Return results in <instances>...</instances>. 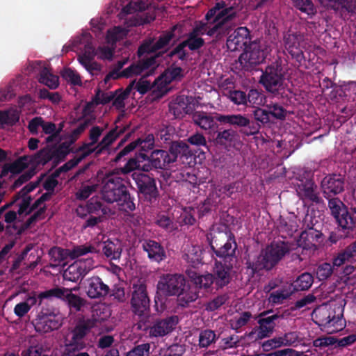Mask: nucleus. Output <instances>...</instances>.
<instances>
[{"label":"nucleus","instance_id":"nucleus-59","mask_svg":"<svg viewBox=\"0 0 356 356\" xmlns=\"http://www.w3.org/2000/svg\"><path fill=\"white\" fill-rule=\"evenodd\" d=\"M328 207L331 211L332 215L336 219L343 213V208H347L343 202L338 197L329 198Z\"/></svg>","mask_w":356,"mask_h":356},{"label":"nucleus","instance_id":"nucleus-3","mask_svg":"<svg viewBox=\"0 0 356 356\" xmlns=\"http://www.w3.org/2000/svg\"><path fill=\"white\" fill-rule=\"evenodd\" d=\"M289 250L288 243L284 241L271 243L261 252L254 261H246L247 273L253 277L262 270H271Z\"/></svg>","mask_w":356,"mask_h":356},{"label":"nucleus","instance_id":"nucleus-30","mask_svg":"<svg viewBox=\"0 0 356 356\" xmlns=\"http://www.w3.org/2000/svg\"><path fill=\"white\" fill-rule=\"evenodd\" d=\"M237 248V245L235 239L229 238V240L225 241L222 246L218 249L213 250V252L217 257L222 259L224 263H230L229 261L233 259L235 256V252Z\"/></svg>","mask_w":356,"mask_h":356},{"label":"nucleus","instance_id":"nucleus-46","mask_svg":"<svg viewBox=\"0 0 356 356\" xmlns=\"http://www.w3.org/2000/svg\"><path fill=\"white\" fill-rule=\"evenodd\" d=\"M285 48L289 53L296 58H298L302 51L299 49V42L295 34H287L284 38Z\"/></svg>","mask_w":356,"mask_h":356},{"label":"nucleus","instance_id":"nucleus-60","mask_svg":"<svg viewBox=\"0 0 356 356\" xmlns=\"http://www.w3.org/2000/svg\"><path fill=\"white\" fill-rule=\"evenodd\" d=\"M62 77L71 85L81 86V76L77 72L71 68L65 69L62 74Z\"/></svg>","mask_w":356,"mask_h":356},{"label":"nucleus","instance_id":"nucleus-16","mask_svg":"<svg viewBox=\"0 0 356 356\" xmlns=\"http://www.w3.org/2000/svg\"><path fill=\"white\" fill-rule=\"evenodd\" d=\"M345 180L340 174H328L321 181V187L324 197L329 199L344 190Z\"/></svg>","mask_w":356,"mask_h":356},{"label":"nucleus","instance_id":"nucleus-53","mask_svg":"<svg viewBox=\"0 0 356 356\" xmlns=\"http://www.w3.org/2000/svg\"><path fill=\"white\" fill-rule=\"evenodd\" d=\"M186 43L183 41L181 42L167 54L166 58L172 59L176 56L179 60L186 61L189 56V53L186 50Z\"/></svg>","mask_w":356,"mask_h":356},{"label":"nucleus","instance_id":"nucleus-31","mask_svg":"<svg viewBox=\"0 0 356 356\" xmlns=\"http://www.w3.org/2000/svg\"><path fill=\"white\" fill-rule=\"evenodd\" d=\"M218 338L215 331L211 329L202 330L199 333L197 347L204 350L209 347L213 348Z\"/></svg>","mask_w":356,"mask_h":356},{"label":"nucleus","instance_id":"nucleus-40","mask_svg":"<svg viewBox=\"0 0 356 356\" xmlns=\"http://www.w3.org/2000/svg\"><path fill=\"white\" fill-rule=\"evenodd\" d=\"M192 119L194 123L204 130L214 127V118L203 111H195L193 113Z\"/></svg>","mask_w":356,"mask_h":356},{"label":"nucleus","instance_id":"nucleus-43","mask_svg":"<svg viewBox=\"0 0 356 356\" xmlns=\"http://www.w3.org/2000/svg\"><path fill=\"white\" fill-rule=\"evenodd\" d=\"M247 106H251L254 108L265 106L266 97L262 91L252 88L247 94Z\"/></svg>","mask_w":356,"mask_h":356},{"label":"nucleus","instance_id":"nucleus-38","mask_svg":"<svg viewBox=\"0 0 356 356\" xmlns=\"http://www.w3.org/2000/svg\"><path fill=\"white\" fill-rule=\"evenodd\" d=\"M67 288L56 286L50 289L39 293V305H41L44 300H52L58 299L63 302Z\"/></svg>","mask_w":356,"mask_h":356},{"label":"nucleus","instance_id":"nucleus-42","mask_svg":"<svg viewBox=\"0 0 356 356\" xmlns=\"http://www.w3.org/2000/svg\"><path fill=\"white\" fill-rule=\"evenodd\" d=\"M58 76L52 74L50 70L44 67L40 72L39 82L47 86L50 89H56L59 85Z\"/></svg>","mask_w":356,"mask_h":356},{"label":"nucleus","instance_id":"nucleus-57","mask_svg":"<svg viewBox=\"0 0 356 356\" xmlns=\"http://www.w3.org/2000/svg\"><path fill=\"white\" fill-rule=\"evenodd\" d=\"M54 154V163L56 165L60 161H64L66 156L70 153V145L66 143H62L58 147H52Z\"/></svg>","mask_w":356,"mask_h":356},{"label":"nucleus","instance_id":"nucleus-5","mask_svg":"<svg viewBox=\"0 0 356 356\" xmlns=\"http://www.w3.org/2000/svg\"><path fill=\"white\" fill-rule=\"evenodd\" d=\"M284 72L281 64L277 62L272 63L266 67L262 71L259 79V83L265 90L275 96L280 95L282 98H290L288 94H285L284 82Z\"/></svg>","mask_w":356,"mask_h":356},{"label":"nucleus","instance_id":"nucleus-51","mask_svg":"<svg viewBox=\"0 0 356 356\" xmlns=\"http://www.w3.org/2000/svg\"><path fill=\"white\" fill-rule=\"evenodd\" d=\"M207 240L209 241L211 250H214L217 248H220V246L223 245L225 241L229 240L231 236H228L226 233L218 232L217 234H210L207 236Z\"/></svg>","mask_w":356,"mask_h":356},{"label":"nucleus","instance_id":"nucleus-28","mask_svg":"<svg viewBox=\"0 0 356 356\" xmlns=\"http://www.w3.org/2000/svg\"><path fill=\"white\" fill-rule=\"evenodd\" d=\"M168 154V159L171 161L172 163L175 162L179 156H192L193 154L188 145L183 140L171 141Z\"/></svg>","mask_w":356,"mask_h":356},{"label":"nucleus","instance_id":"nucleus-49","mask_svg":"<svg viewBox=\"0 0 356 356\" xmlns=\"http://www.w3.org/2000/svg\"><path fill=\"white\" fill-rule=\"evenodd\" d=\"M149 5V0H131L127 6L123 7L122 11L126 14L141 12L145 10Z\"/></svg>","mask_w":356,"mask_h":356},{"label":"nucleus","instance_id":"nucleus-41","mask_svg":"<svg viewBox=\"0 0 356 356\" xmlns=\"http://www.w3.org/2000/svg\"><path fill=\"white\" fill-rule=\"evenodd\" d=\"M353 261H356V259L355 258L352 246L350 245L346 248L343 251L339 252L337 255L333 258L332 266L334 269H337L344 265L346 262H351Z\"/></svg>","mask_w":356,"mask_h":356},{"label":"nucleus","instance_id":"nucleus-37","mask_svg":"<svg viewBox=\"0 0 356 356\" xmlns=\"http://www.w3.org/2000/svg\"><path fill=\"white\" fill-rule=\"evenodd\" d=\"M104 129L98 126H95L91 128L89 133V138L91 140L89 143H84L83 145L79 147L77 149V152H86L91 151V154L92 152H95L97 154V145L93 147V146L98 142L99 137L101 136Z\"/></svg>","mask_w":356,"mask_h":356},{"label":"nucleus","instance_id":"nucleus-7","mask_svg":"<svg viewBox=\"0 0 356 356\" xmlns=\"http://www.w3.org/2000/svg\"><path fill=\"white\" fill-rule=\"evenodd\" d=\"M233 265L216 260L211 273H207L204 284L207 292L218 291L227 286L232 280Z\"/></svg>","mask_w":356,"mask_h":356},{"label":"nucleus","instance_id":"nucleus-45","mask_svg":"<svg viewBox=\"0 0 356 356\" xmlns=\"http://www.w3.org/2000/svg\"><path fill=\"white\" fill-rule=\"evenodd\" d=\"M70 253L69 250L57 246H54L49 250L50 259L56 266L60 265L64 262L70 257Z\"/></svg>","mask_w":356,"mask_h":356},{"label":"nucleus","instance_id":"nucleus-48","mask_svg":"<svg viewBox=\"0 0 356 356\" xmlns=\"http://www.w3.org/2000/svg\"><path fill=\"white\" fill-rule=\"evenodd\" d=\"M334 268L330 263L323 262L316 266L314 273L319 281L327 280L334 273Z\"/></svg>","mask_w":356,"mask_h":356},{"label":"nucleus","instance_id":"nucleus-1","mask_svg":"<svg viewBox=\"0 0 356 356\" xmlns=\"http://www.w3.org/2000/svg\"><path fill=\"white\" fill-rule=\"evenodd\" d=\"M157 290L165 296H177V304L186 307L191 302L198 298V293L187 284L185 277L181 274H165L159 280Z\"/></svg>","mask_w":356,"mask_h":356},{"label":"nucleus","instance_id":"nucleus-22","mask_svg":"<svg viewBox=\"0 0 356 356\" xmlns=\"http://www.w3.org/2000/svg\"><path fill=\"white\" fill-rule=\"evenodd\" d=\"M142 248L147 252V257L152 262L160 264L167 258L166 252L163 246L152 239H145L142 241Z\"/></svg>","mask_w":356,"mask_h":356},{"label":"nucleus","instance_id":"nucleus-4","mask_svg":"<svg viewBox=\"0 0 356 356\" xmlns=\"http://www.w3.org/2000/svg\"><path fill=\"white\" fill-rule=\"evenodd\" d=\"M342 317L343 309L340 307H332L327 305L316 307L312 314L313 321L327 332H338L343 328Z\"/></svg>","mask_w":356,"mask_h":356},{"label":"nucleus","instance_id":"nucleus-34","mask_svg":"<svg viewBox=\"0 0 356 356\" xmlns=\"http://www.w3.org/2000/svg\"><path fill=\"white\" fill-rule=\"evenodd\" d=\"M202 252L200 246L193 245L183 254V259L192 268H197L203 264Z\"/></svg>","mask_w":356,"mask_h":356},{"label":"nucleus","instance_id":"nucleus-33","mask_svg":"<svg viewBox=\"0 0 356 356\" xmlns=\"http://www.w3.org/2000/svg\"><path fill=\"white\" fill-rule=\"evenodd\" d=\"M74 290H76V288H67V292L65 293L63 302L67 304L70 310L76 312H81L86 305L87 301L81 296L74 294L72 293Z\"/></svg>","mask_w":356,"mask_h":356},{"label":"nucleus","instance_id":"nucleus-2","mask_svg":"<svg viewBox=\"0 0 356 356\" xmlns=\"http://www.w3.org/2000/svg\"><path fill=\"white\" fill-rule=\"evenodd\" d=\"M102 196L108 203L117 202L120 211L129 213L136 209L134 197L131 195L124 179L120 177L110 175L104 179Z\"/></svg>","mask_w":356,"mask_h":356},{"label":"nucleus","instance_id":"nucleus-17","mask_svg":"<svg viewBox=\"0 0 356 356\" xmlns=\"http://www.w3.org/2000/svg\"><path fill=\"white\" fill-rule=\"evenodd\" d=\"M84 289L88 298L101 299L110 293V287L99 276H92L84 282Z\"/></svg>","mask_w":356,"mask_h":356},{"label":"nucleus","instance_id":"nucleus-27","mask_svg":"<svg viewBox=\"0 0 356 356\" xmlns=\"http://www.w3.org/2000/svg\"><path fill=\"white\" fill-rule=\"evenodd\" d=\"M214 118L222 124H227L234 127L245 128L244 131L250 130V125H251L250 119L241 114L222 115L216 113Z\"/></svg>","mask_w":356,"mask_h":356},{"label":"nucleus","instance_id":"nucleus-23","mask_svg":"<svg viewBox=\"0 0 356 356\" xmlns=\"http://www.w3.org/2000/svg\"><path fill=\"white\" fill-rule=\"evenodd\" d=\"M161 79V78L155 79L153 84H152L151 82L147 80L145 76H143L136 81L135 89L141 95H145L149 90L152 89L154 97L160 98L168 92V88H165V86H162Z\"/></svg>","mask_w":356,"mask_h":356},{"label":"nucleus","instance_id":"nucleus-62","mask_svg":"<svg viewBox=\"0 0 356 356\" xmlns=\"http://www.w3.org/2000/svg\"><path fill=\"white\" fill-rule=\"evenodd\" d=\"M236 134V131L232 129L218 131L216 138V141L218 144L225 145L227 143L232 142L235 138Z\"/></svg>","mask_w":356,"mask_h":356},{"label":"nucleus","instance_id":"nucleus-58","mask_svg":"<svg viewBox=\"0 0 356 356\" xmlns=\"http://www.w3.org/2000/svg\"><path fill=\"white\" fill-rule=\"evenodd\" d=\"M339 6H341V15L346 10L348 13H355L356 12V0H337L332 9L335 11L339 10Z\"/></svg>","mask_w":356,"mask_h":356},{"label":"nucleus","instance_id":"nucleus-63","mask_svg":"<svg viewBox=\"0 0 356 356\" xmlns=\"http://www.w3.org/2000/svg\"><path fill=\"white\" fill-rule=\"evenodd\" d=\"M150 348L149 343H141L134 346L125 356H149Z\"/></svg>","mask_w":356,"mask_h":356},{"label":"nucleus","instance_id":"nucleus-54","mask_svg":"<svg viewBox=\"0 0 356 356\" xmlns=\"http://www.w3.org/2000/svg\"><path fill=\"white\" fill-rule=\"evenodd\" d=\"M194 268H195L189 266L185 271L186 274L195 285L194 287L191 286V288L195 289L196 291L197 288L204 289L207 291V286L204 284V278L206 277V274L200 275L195 270Z\"/></svg>","mask_w":356,"mask_h":356},{"label":"nucleus","instance_id":"nucleus-21","mask_svg":"<svg viewBox=\"0 0 356 356\" xmlns=\"http://www.w3.org/2000/svg\"><path fill=\"white\" fill-rule=\"evenodd\" d=\"M63 324L62 317L59 314L46 313L37 319L35 324L36 332L48 333L58 330Z\"/></svg>","mask_w":356,"mask_h":356},{"label":"nucleus","instance_id":"nucleus-64","mask_svg":"<svg viewBox=\"0 0 356 356\" xmlns=\"http://www.w3.org/2000/svg\"><path fill=\"white\" fill-rule=\"evenodd\" d=\"M336 94H338L339 97H349L350 98L352 97L353 99L355 100V97H352V95H356V82H348L342 88L337 89Z\"/></svg>","mask_w":356,"mask_h":356},{"label":"nucleus","instance_id":"nucleus-10","mask_svg":"<svg viewBox=\"0 0 356 356\" xmlns=\"http://www.w3.org/2000/svg\"><path fill=\"white\" fill-rule=\"evenodd\" d=\"M238 15V12L233 6H227L224 1L216 3L205 15V20L213 23L222 22V26L227 29V23L232 21Z\"/></svg>","mask_w":356,"mask_h":356},{"label":"nucleus","instance_id":"nucleus-35","mask_svg":"<svg viewBox=\"0 0 356 356\" xmlns=\"http://www.w3.org/2000/svg\"><path fill=\"white\" fill-rule=\"evenodd\" d=\"M169 112L175 118H181L188 112V102L184 96H178L169 103Z\"/></svg>","mask_w":356,"mask_h":356},{"label":"nucleus","instance_id":"nucleus-9","mask_svg":"<svg viewBox=\"0 0 356 356\" xmlns=\"http://www.w3.org/2000/svg\"><path fill=\"white\" fill-rule=\"evenodd\" d=\"M130 304L132 312L140 319L149 316L150 300L145 284L139 282L133 284Z\"/></svg>","mask_w":356,"mask_h":356},{"label":"nucleus","instance_id":"nucleus-15","mask_svg":"<svg viewBox=\"0 0 356 356\" xmlns=\"http://www.w3.org/2000/svg\"><path fill=\"white\" fill-rule=\"evenodd\" d=\"M93 266L92 258L78 260L67 268L63 273V278L74 282L81 280L93 268Z\"/></svg>","mask_w":356,"mask_h":356},{"label":"nucleus","instance_id":"nucleus-36","mask_svg":"<svg viewBox=\"0 0 356 356\" xmlns=\"http://www.w3.org/2000/svg\"><path fill=\"white\" fill-rule=\"evenodd\" d=\"M124 128L119 129L118 126H115L114 129L109 131L97 144V155H99L103 151L107 149L109 145H111L120 134L124 133Z\"/></svg>","mask_w":356,"mask_h":356},{"label":"nucleus","instance_id":"nucleus-32","mask_svg":"<svg viewBox=\"0 0 356 356\" xmlns=\"http://www.w3.org/2000/svg\"><path fill=\"white\" fill-rule=\"evenodd\" d=\"M195 28L198 31L200 35L207 34L209 36H213L215 34L220 35L223 33L225 29L222 26V22L213 23L212 19L206 22H198Z\"/></svg>","mask_w":356,"mask_h":356},{"label":"nucleus","instance_id":"nucleus-39","mask_svg":"<svg viewBox=\"0 0 356 356\" xmlns=\"http://www.w3.org/2000/svg\"><path fill=\"white\" fill-rule=\"evenodd\" d=\"M314 282V277L309 273L300 275L291 284L293 292L308 290Z\"/></svg>","mask_w":356,"mask_h":356},{"label":"nucleus","instance_id":"nucleus-47","mask_svg":"<svg viewBox=\"0 0 356 356\" xmlns=\"http://www.w3.org/2000/svg\"><path fill=\"white\" fill-rule=\"evenodd\" d=\"M86 210L89 215H102L103 216L107 213V208L102 204L101 201L94 197L88 201Z\"/></svg>","mask_w":356,"mask_h":356},{"label":"nucleus","instance_id":"nucleus-8","mask_svg":"<svg viewBox=\"0 0 356 356\" xmlns=\"http://www.w3.org/2000/svg\"><path fill=\"white\" fill-rule=\"evenodd\" d=\"M131 177L137 187L139 199L149 204H152L157 200L159 191L156 186V179L152 175L134 172H132Z\"/></svg>","mask_w":356,"mask_h":356},{"label":"nucleus","instance_id":"nucleus-44","mask_svg":"<svg viewBox=\"0 0 356 356\" xmlns=\"http://www.w3.org/2000/svg\"><path fill=\"white\" fill-rule=\"evenodd\" d=\"M33 164L44 165L49 161H54L52 147H44L36 154L31 156Z\"/></svg>","mask_w":356,"mask_h":356},{"label":"nucleus","instance_id":"nucleus-50","mask_svg":"<svg viewBox=\"0 0 356 356\" xmlns=\"http://www.w3.org/2000/svg\"><path fill=\"white\" fill-rule=\"evenodd\" d=\"M143 162H144V161H143L141 157H139V153L136 154V157L129 159L125 165L120 168L119 170L123 175H127L132 172H134V171L135 170H142L141 167L143 164H141V163Z\"/></svg>","mask_w":356,"mask_h":356},{"label":"nucleus","instance_id":"nucleus-56","mask_svg":"<svg viewBox=\"0 0 356 356\" xmlns=\"http://www.w3.org/2000/svg\"><path fill=\"white\" fill-rule=\"evenodd\" d=\"M29 164H33L31 156L24 155L10 163V166L13 170V174H19L26 168Z\"/></svg>","mask_w":356,"mask_h":356},{"label":"nucleus","instance_id":"nucleus-29","mask_svg":"<svg viewBox=\"0 0 356 356\" xmlns=\"http://www.w3.org/2000/svg\"><path fill=\"white\" fill-rule=\"evenodd\" d=\"M102 250L103 254L110 261H119L122 252V247L121 243L118 241H112L107 239L102 243Z\"/></svg>","mask_w":356,"mask_h":356},{"label":"nucleus","instance_id":"nucleus-11","mask_svg":"<svg viewBox=\"0 0 356 356\" xmlns=\"http://www.w3.org/2000/svg\"><path fill=\"white\" fill-rule=\"evenodd\" d=\"M177 26H172L170 29L163 31L158 38L156 42L154 39H148L145 40L138 47L137 54L138 57H141L145 54L155 53L159 50L168 47L170 41L175 36V32Z\"/></svg>","mask_w":356,"mask_h":356},{"label":"nucleus","instance_id":"nucleus-13","mask_svg":"<svg viewBox=\"0 0 356 356\" xmlns=\"http://www.w3.org/2000/svg\"><path fill=\"white\" fill-rule=\"evenodd\" d=\"M259 324L258 335L260 338L269 337L274 330L280 319L284 318V314L277 312L273 314L270 310L264 311L254 318Z\"/></svg>","mask_w":356,"mask_h":356},{"label":"nucleus","instance_id":"nucleus-26","mask_svg":"<svg viewBox=\"0 0 356 356\" xmlns=\"http://www.w3.org/2000/svg\"><path fill=\"white\" fill-rule=\"evenodd\" d=\"M101 323V321L92 316L91 318H80L72 331V335L77 338L85 339L86 335L94 327H97Z\"/></svg>","mask_w":356,"mask_h":356},{"label":"nucleus","instance_id":"nucleus-19","mask_svg":"<svg viewBox=\"0 0 356 356\" xmlns=\"http://www.w3.org/2000/svg\"><path fill=\"white\" fill-rule=\"evenodd\" d=\"M355 342H356V334H352L342 338H337L334 336L318 337L314 340L313 346L321 349L329 346L334 348H343L353 344Z\"/></svg>","mask_w":356,"mask_h":356},{"label":"nucleus","instance_id":"nucleus-6","mask_svg":"<svg viewBox=\"0 0 356 356\" xmlns=\"http://www.w3.org/2000/svg\"><path fill=\"white\" fill-rule=\"evenodd\" d=\"M177 323V316L156 318L153 321H149V316H148L144 319H140L136 326L137 330L144 332L149 338H159L171 333Z\"/></svg>","mask_w":356,"mask_h":356},{"label":"nucleus","instance_id":"nucleus-14","mask_svg":"<svg viewBox=\"0 0 356 356\" xmlns=\"http://www.w3.org/2000/svg\"><path fill=\"white\" fill-rule=\"evenodd\" d=\"M265 58L264 49L261 48L259 42L254 41L246 47L245 51L239 56L238 60L244 67L250 68L260 64Z\"/></svg>","mask_w":356,"mask_h":356},{"label":"nucleus","instance_id":"nucleus-55","mask_svg":"<svg viewBox=\"0 0 356 356\" xmlns=\"http://www.w3.org/2000/svg\"><path fill=\"white\" fill-rule=\"evenodd\" d=\"M70 251V257L76 259L88 253H98L99 250L92 245H81L74 246Z\"/></svg>","mask_w":356,"mask_h":356},{"label":"nucleus","instance_id":"nucleus-12","mask_svg":"<svg viewBox=\"0 0 356 356\" xmlns=\"http://www.w3.org/2000/svg\"><path fill=\"white\" fill-rule=\"evenodd\" d=\"M139 157H141L144 163L142 165V171L148 172L155 169H165L172 163L169 160L168 152L163 149L153 150L150 155L146 153L139 152Z\"/></svg>","mask_w":356,"mask_h":356},{"label":"nucleus","instance_id":"nucleus-61","mask_svg":"<svg viewBox=\"0 0 356 356\" xmlns=\"http://www.w3.org/2000/svg\"><path fill=\"white\" fill-rule=\"evenodd\" d=\"M295 8L307 15L314 14L315 8L312 0H291Z\"/></svg>","mask_w":356,"mask_h":356},{"label":"nucleus","instance_id":"nucleus-24","mask_svg":"<svg viewBox=\"0 0 356 356\" xmlns=\"http://www.w3.org/2000/svg\"><path fill=\"white\" fill-rule=\"evenodd\" d=\"M252 116L255 122H250V130L243 131L245 136H252L258 134L261 126H264L270 122V117L268 108H262L259 106L254 108Z\"/></svg>","mask_w":356,"mask_h":356},{"label":"nucleus","instance_id":"nucleus-18","mask_svg":"<svg viewBox=\"0 0 356 356\" xmlns=\"http://www.w3.org/2000/svg\"><path fill=\"white\" fill-rule=\"evenodd\" d=\"M296 191L300 199L311 203L320 204L322 201L317 191V186L312 179L300 180L297 184Z\"/></svg>","mask_w":356,"mask_h":356},{"label":"nucleus","instance_id":"nucleus-25","mask_svg":"<svg viewBox=\"0 0 356 356\" xmlns=\"http://www.w3.org/2000/svg\"><path fill=\"white\" fill-rule=\"evenodd\" d=\"M355 208H350L349 211L348 208H343V213L336 218L339 228L341 232H345L346 233V234H343V236L353 235L356 227V214L355 213Z\"/></svg>","mask_w":356,"mask_h":356},{"label":"nucleus","instance_id":"nucleus-52","mask_svg":"<svg viewBox=\"0 0 356 356\" xmlns=\"http://www.w3.org/2000/svg\"><path fill=\"white\" fill-rule=\"evenodd\" d=\"M265 106L268 110L270 117L272 116L273 118L280 120L286 119L287 111L280 104L272 102L269 104H266Z\"/></svg>","mask_w":356,"mask_h":356},{"label":"nucleus","instance_id":"nucleus-20","mask_svg":"<svg viewBox=\"0 0 356 356\" xmlns=\"http://www.w3.org/2000/svg\"><path fill=\"white\" fill-rule=\"evenodd\" d=\"M250 40L249 29L247 27L241 26L229 35L226 44L229 51H235L243 49H245Z\"/></svg>","mask_w":356,"mask_h":356}]
</instances>
